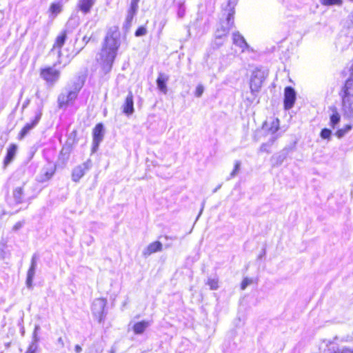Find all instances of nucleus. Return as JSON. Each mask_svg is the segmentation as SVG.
I'll list each match as a JSON object with an SVG mask.
<instances>
[{"instance_id":"obj_1","label":"nucleus","mask_w":353,"mask_h":353,"mask_svg":"<svg viewBox=\"0 0 353 353\" xmlns=\"http://www.w3.org/2000/svg\"><path fill=\"white\" fill-rule=\"evenodd\" d=\"M119 46V31L117 28L110 30L107 34L104 44L97 58L105 74L110 71Z\"/></svg>"},{"instance_id":"obj_2","label":"nucleus","mask_w":353,"mask_h":353,"mask_svg":"<svg viewBox=\"0 0 353 353\" xmlns=\"http://www.w3.org/2000/svg\"><path fill=\"white\" fill-rule=\"evenodd\" d=\"M107 304V301L105 299H96L93 301L92 304V312L94 318L101 323L104 319L105 314L104 312L105 307Z\"/></svg>"},{"instance_id":"obj_3","label":"nucleus","mask_w":353,"mask_h":353,"mask_svg":"<svg viewBox=\"0 0 353 353\" xmlns=\"http://www.w3.org/2000/svg\"><path fill=\"white\" fill-rule=\"evenodd\" d=\"M40 75L48 85H52L59 80L60 72L54 67H46L41 70Z\"/></svg>"},{"instance_id":"obj_4","label":"nucleus","mask_w":353,"mask_h":353,"mask_svg":"<svg viewBox=\"0 0 353 353\" xmlns=\"http://www.w3.org/2000/svg\"><path fill=\"white\" fill-rule=\"evenodd\" d=\"M66 39V32H62L56 39L55 42L53 45V47L51 50V54L53 55H57L59 58V63L66 64L69 60H64L62 57V54L61 52V48L63 46Z\"/></svg>"},{"instance_id":"obj_5","label":"nucleus","mask_w":353,"mask_h":353,"mask_svg":"<svg viewBox=\"0 0 353 353\" xmlns=\"http://www.w3.org/2000/svg\"><path fill=\"white\" fill-rule=\"evenodd\" d=\"M279 129V120L277 118H270L268 119L263 125V130L264 132L270 134L272 141H274L277 136L274 135L275 133Z\"/></svg>"},{"instance_id":"obj_6","label":"nucleus","mask_w":353,"mask_h":353,"mask_svg":"<svg viewBox=\"0 0 353 353\" xmlns=\"http://www.w3.org/2000/svg\"><path fill=\"white\" fill-rule=\"evenodd\" d=\"M79 89L74 88L73 90H67L65 93H61L58 98V103L60 108H63L72 103L77 97Z\"/></svg>"},{"instance_id":"obj_7","label":"nucleus","mask_w":353,"mask_h":353,"mask_svg":"<svg viewBox=\"0 0 353 353\" xmlns=\"http://www.w3.org/2000/svg\"><path fill=\"white\" fill-rule=\"evenodd\" d=\"M91 161L88 160L83 163L75 167L72 171V179L74 181H79L90 168Z\"/></svg>"},{"instance_id":"obj_8","label":"nucleus","mask_w":353,"mask_h":353,"mask_svg":"<svg viewBox=\"0 0 353 353\" xmlns=\"http://www.w3.org/2000/svg\"><path fill=\"white\" fill-rule=\"evenodd\" d=\"M41 111L39 110L37 112L34 119L30 123H26L25 126L22 128V130L18 135L19 139H23L30 132V131L37 125V123L41 118Z\"/></svg>"},{"instance_id":"obj_9","label":"nucleus","mask_w":353,"mask_h":353,"mask_svg":"<svg viewBox=\"0 0 353 353\" xmlns=\"http://www.w3.org/2000/svg\"><path fill=\"white\" fill-rule=\"evenodd\" d=\"M103 138V126L101 123L97 124L93 130L92 152L97 151L99 143Z\"/></svg>"},{"instance_id":"obj_10","label":"nucleus","mask_w":353,"mask_h":353,"mask_svg":"<svg viewBox=\"0 0 353 353\" xmlns=\"http://www.w3.org/2000/svg\"><path fill=\"white\" fill-rule=\"evenodd\" d=\"M296 100V92L291 87H286L284 92V106L285 109H291Z\"/></svg>"},{"instance_id":"obj_11","label":"nucleus","mask_w":353,"mask_h":353,"mask_svg":"<svg viewBox=\"0 0 353 353\" xmlns=\"http://www.w3.org/2000/svg\"><path fill=\"white\" fill-rule=\"evenodd\" d=\"M341 110L345 119L353 120V99L342 98Z\"/></svg>"},{"instance_id":"obj_12","label":"nucleus","mask_w":353,"mask_h":353,"mask_svg":"<svg viewBox=\"0 0 353 353\" xmlns=\"http://www.w3.org/2000/svg\"><path fill=\"white\" fill-rule=\"evenodd\" d=\"M122 110L123 112L127 116H130L134 113V101L132 92H130L127 95L125 102L122 105Z\"/></svg>"},{"instance_id":"obj_13","label":"nucleus","mask_w":353,"mask_h":353,"mask_svg":"<svg viewBox=\"0 0 353 353\" xmlns=\"http://www.w3.org/2000/svg\"><path fill=\"white\" fill-rule=\"evenodd\" d=\"M229 29L225 28H221L217 29L214 34V45L216 47H220L224 43L228 34Z\"/></svg>"},{"instance_id":"obj_14","label":"nucleus","mask_w":353,"mask_h":353,"mask_svg":"<svg viewBox=\"0 0 353 353\" xmlns=\"http://www.w3.org/2000/svg\"><path fill=\"white\" fill-rule=\"evenodd\" d=\"M232 41L233 43L241 49V52H245L249 48V46L244 37L239 32H235L232 34Z\"/></svg>"},{"instance_id":"obj_15","label":"nucleus","mask_w":353,"mask_h":353,"mask_svg":"<svg viewBox=\"0 0 353 353\" xmlns=\"http://www.w3.org/2000/svg\"><path fill=\"white\" fill-rule=\"evenodd\" d=\"M96 0H78L77 3V8L83 14H88L93 6L95 3Z\"/></svg>"},{"instance_id":"obj_16","label":"nucleus","mask_w":353,"mask_h":353,"mask_svg":"<svg viewBox=\"0 0 353 353\" xmlns=\"http://www.w3.org/2000/svg\"><path fill=\"white\" fill-rule=\"evenodd\" d=\"M162 244L159 241H154L150 243L143 251V255L145 257L150 254L162 250Z\"/></svg>"},{"instance_id":"obj_17","label":"nucleus","mask_w":353,"mask_h":353,"mask_svg":"<svg viewBox=\"0 0 353 353\" xmlns=\"http://www.w3.org/2000/svg\"><path fill=\"white\" fill-rule=\"evenodd\" d=\"M168 79V76L164 73H159L157 79V85L158 89L161 92L165 94L168 92L167 82Z\"/></svg>"},{"instance_id":"obj_18","label":"nucleus","mask_w":353,"mask_h":353,"mask_svg":"<svg viewBox=\"0 0 353 353\" xmlns=\"http://www.w3.org/2000/svg\"><path fill=\"white\" fill-rule=\"evenodd\" d=\"M150 325V321H142L133 324L132 326V330L135 334H142Z\"/></svg>"},{"instance_id":"obj_19","label":"nucleus","mask_w":353,"mask_h":353,"mask_svg":"<svg viewBox=\"0 0 353 353\" xmlns=\"http://www.w3.org/2000/svg\"><path fill=\"white\" fill-rule=\"evenodd\" d=\"M36 267H37V262H36L34 257H33L32 259L31 266H30V269L28 270V274H27L26 285L29 288H30L32 285L33 279H34V276L35 274Z\"/></svg>"},{"instance_id":"obj_20","label":"nucleus","mask_w":353,"mask_h":353,"mask_svg":"<svg viewBox=\"0 0 353 353\" xmlns=\"http://www.w3.org/2000/svg\"><path fill=\"white\" fill-rule=\"evenodd\" d=\"M342 98H348L353 99V77L346 81L343 88V94Z\"/></svg>"},{"instance_id":"obj_21","label":"nucleus","mask_w":353,"mask_h":353,"mask_svg":"<svg viewBox=\"0 0 353 353\" xmlns=\"http://www.w3.org/2000/svg\"><path fill=\"white\" fill-rule=\"evenodd\" d=\"M263 80L256 75H253L250 80V90L252 93L257 92L262 85Z\"/></svg>"},{"instance_id":"obj_22","label":"nucleus","mask_w":353,"mask_h":353,"mask_svg":"<svg viewBox=\"0 0 353 353\" xmlns=\"http://www.w3.org/2000/svg\"><path fill=\"white\" fill-rule=\"evenodd\" d=\"M17 151V145L15 144H11L7 150V154L4 159V164L7 165L9 164L14 159L16 155Z\"/></svg>"},{"instance_id":"obj_23","label":"nucleus","mask_w":353,"mask_h":353,"mask_svg":"<svg viewBox=\"0 0 353 353\" xmlns=\"http://www.w3.org/2000/svg\"><path fill=\"white\" fill-rule=\"evenodd\" d=\"M63 10V3L61 2L52 3L49 8V12L53 17H56Z\"/></svg>"},{"instance_id":"obj_24","label":"nucleus","mask_w":353,"mask_h":353,"mask_svg":"<svg viewBox=\"0 0 353 353\" xmlns=\"http://www.w3.org/2000/svg\"><path fill=\"white\" fill-rule=\"evenodd\" d=\"M341 121V115L338 112L337 110L334 108L332 109V113L330 117V125L332 128H335V127L339 124Z\"/></svg>"},{"instance_id":"obj_25","label":"nucleus","mask_w":353,"mask_h":353,"mask_svg":"<svg viewBox=\"0 0 353 353\" xmlns=\"http://www.w3.org/2000/svg\"><path fill=\"white\" fill-rule=\"evenodd\" d=\"M23 189L22 187H17L13 190V197L17 203H21L23 201Z\"/></svg>"},{"instance_id":"obj_26","label":"nucleus","mask_w":353,"mask_h":353,"mask_svg":"<svg viewBox=\"0 0 353 353\" xmlns=\"http://www.w3.org/2000/svg\"><path fill=\"white\" fill-rule=\"evenodd\" d=\"M352 129V125L351 124H347L343 126L342 128L338 130L336 132V136L341 139L344 137L347 133H348Z\"/></svg>"},{"instance_id":"obj_27","label":"nucleus","mask_w":353,"mask_h":353,"mask_svg":"<svg viewBox=\"0 0 353 353\" xmlns=\"http://www.w3.org/2000/svg\"><path fill=\"white\" fill-rule=\"evenodd\" d=\"M320 3L325 6H339L343 4V0H319Z\"/></svg>"},{"instance_id":"obj_28","label":"nucleus","mask_w":353,"mask_h":353,"mask_svg":"<svg viewBox=\"0 0 353 353\" xmlns=\"http://www.w3.org/2000/svg\"><path fill=\"white\" fill-rule=\"evenodd\" d=\"M236 2H237V0H228V7L229 8L228 10L230 11V12L228 13V23L230 22L231 18L232 17V15L234 14L233 9H234L235 5L236 4Z\"/></svg>"},{"instance_id":"obj_29","label":"nucleus","mask_w":353,"mask_h":353,"mask_svg":"<svg viewBox=\"0 0 353 353\" xmlns=\"http://www.w3.org/2000/svg\"><path fill=\"white\" fill-rule=\"evenodd\" d=\"M207 285L210 286V289L212 290H217L219 288V281L216 278H209Z\"/></svg>"},{"instance_id":"obj_30","label":"nucleus","mask_w":353,"mask_h":353,"mask_svg":"<svg viewBox=\"0 0 353 353\" xmlns=\"http://www.w3.org/2000/svg\"><path fill=\"white\" fill-rule=\"evenodd\" d=\"M241 163L240 161H235L234 169L230 174V178H234L239 172L241 169Z\"/></svg>"},{"instance_id":"obj_31","label":"nucleus","mask_w":353,"mask_h":353,"mask_svg":"<svg viewBox=\"0 0 353 353\" xmlns=\"http://www.w3.org/2000/svg\"><path fill=\"white\" fill-rule=\"evenodd\" d=\"M320 136L323 139L330 140L332 136V131L330 129L324 128L321 130Z\"/></svg>"},{"instance_id":"obj_32","label":"nucleus","mask_w":353,"mask_h":353,"mask_svg":"<svg viewBox=\"0 0 353 353\" xmlns=\"http://www.w3.org/2000/svg\"><path fill=\"white\" fill-rule=\"evenodd\" d=\"M253 282L254 281L252 279H250L248 277L244 278L241 284V289L242 290H244L248 285L253 283Z\"/></svg>"},{"instance_id":"obj_33","label":"nucleus","mask_w":353,"mask_h":353,"mask_svg":"<svg viewBox=\"0 0 353 353\" xmlns=\"http://www.w3.org/2000/svg\"><path fill=\"white\" fill-rule=\"evenodd\" d=\"M332 353H353V348L342 347L341 348H337Z\"/></svg>"},{"instance_id":"obj_34","label":"nucleus","mask_w":353,"mask_h":353,"mask_svg":"<svg viewBox=\"0 0 353 353\" xmlns=\"http://www.w3.org/2000/svg\"><path fill=\"white\" fill-rule=\"evenodd\" d=\"M204 92V87L201 84H199L195 90L194 95L196 97H201Z\"/></svg>"},{"instance_id":"obj_35","label":"nucleus","mask_w":353,"mask_h":353,"mask_svg":"<svg viewBox=\"0 0 353 353\" xmlns=\"http://www.w3.org/2000/svg\"><path fill=\"white\" fill-rule=\"evenodd\" d=\"M136 13H137L136 12H132V11L128 10V14L126 16V19H125L126 23L128 26L130 25V23H131V22H132L134 15L136 14Z\"/></svg>"},{"instance_id":"obj_36","label":"nucleus","mask_w":353,"mask_h":353,"mask_svg":"<svg viewBox=\"0 0 353 353\" xmlns=\"http://www.w3.org/2000/svg\"><path fill=\"white\" fill-rule=\"evenodd\" d=\"M38 342L39 341H34L32 339V341L31 344L29 345L27 351H28L31 353H35V352L37 351V347H38V345H37Z\"/></svg>"},{"instance_id":"obj_37","label":"nucleus","mask_w":353,"mask_h":353,"mask_svg":"<svg viewBox=\"0 0 353 353\" xmlns=\"http://www.w3.org/2000/svg\"><path fill=\"white\" fill-rule=\"evenodd\" d=\"M139 0H131L130 3V7L129 8V10H131L132 12H137L138 10V3Z\"/></svg>"},{"instance_id":"obj_38","label":"nucleus","mask_w":353,"mask_h":353,"mask_svg":"<svg viewBox=\"0 0 353 353\" xmlns=\"http://www.w3.org/2000/svg\"><path fill=\"white\" fill-rule=\"evenodd\" d=\"M147 33V30L145 27H140L139 28L136 32H135V36L136 37H141V36H143V35H145Z\"/></svg>"},{"instance_id":"obj_39","label":"nucleus","mask_w":353,"mask_h":353,"mask_svg":"<svg viewBox=\"0 0 353 353\" xmlns=\"http://www.w3.org/2000/svg\"><path fill=\"white\" fill-rule=\"evenodd\" d=\"M39 330H40V326L39 325H36L34 326V332H33V334H32V339L34 341H39V338L38 336V331Z\"/></svg>"},{"instance_id":"obj_40","label":"nucleus","mask_w":353,"mask_h":353,"mask_svg":"<svg viewBox=\"0 0 353 353\" xmlns=\"http://www.w3.org/2000/svg\"><path fill=\"white\" fill-rule=\"evenodd\" d=\"M23 225V223L21 221H19V222L16 223L12 228V230L13 231L19 230V229H21L22 228Z\"/></svg>"},{"instance_id":"obj_41","label":"nucleus","mask_w":353,"mask_h":353,"mask_svg":"<svg viewBox=\"0 0 353 353\" xmlns=\"http://www.w3.org/2000/svg\"><path fill=\"white\" fill-rule=\"evenodd\" d=\"M339 340V337L337 336H334L332 340H325L324 342L326 343V346L334 343L335 341Z\"/></svg>"},{"instance_id":"obj_42","label":"nucleus","mask_w":353,"mask_h":353,"mask_svg":"<svg viewBox=\"0 0 353 353\" xmlns=\"http://www.w3.org/2000/svg\"><path fill=\"white\" fill-rule=\"evenodd\" d=\"M57 343L58 345L61 347H63L65 344H64V341H63V339H62V337H59L58 339H57Z\"/></svg>"},{"instance_id":"obj_43","label":"nucleus","mask_w":353,"mask_h":353,"mask_svg":"<svg viewBox=\"0 0 353 353\" xmlns=\"http://www.w3.org/2000/svg\"><path fill=\"white\" fill-rule=\"evenodd\" d=\"M74 351L77 353H80L82 351V348L79 345H76L74 347Z\"/></svg>"},{"instance_id":"obj_44","label":"nucleus","mask_w":353,"mask_h":353,"mask_svg":"<svg viewBox=\"0 0 353 353\" xmlns=\"http://www.w3.org/2000/svg\"><path fill=\"white\" fill-rule=\"evenodd\" d=\"M350 17L352 18V19H351V23H350V24L348 26V27H349V28H350V27L353 28V14L350 15Z\"/></svg>"},{"instance_id":"obj_45","label":"nucleus","mask_w":353,"mask_h":353,"mask_svg":"<svg viewBox=\"0 0 353 353\" xmlns=\"http://www.w3.org/2000/svg\"><path fill=\"white\" fill-rule=\"evenodd\" d=\"M265 146H266V145H265V144L262 145L261 146V151H265V150H266V149H265Z\"/></svg>"},{"instance_id":"obj_46","label":"nucleus","mask_w":353,"mask_h":353,"mask_svg":"<svg viewBox=\"0 0 353 353\" xmlns=\"http://www.w3.org/2000/svg\"><path fill=\"white\" fill-rule=\"evenodd\" d=\"M221 185H219L216 189L214 190V192H216L218 189L221 188Z\"/></svg>"}]
</instances>
